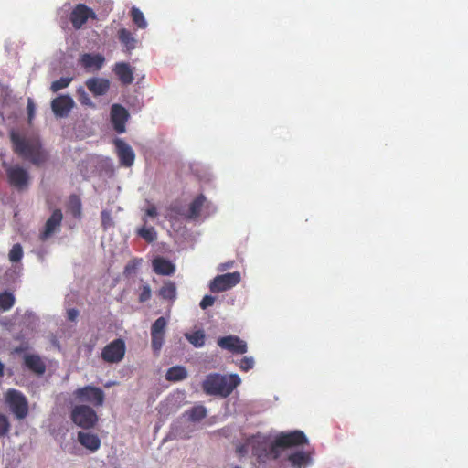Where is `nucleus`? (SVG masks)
Segmentation results:
<instances>
[{"label": "nucleus", "instance_id": "nucleus-1", "mask_svg": "<svg viewBox=\"0 0 468 468\" xmlns=\"http://www.w3.org/2000/svg\"><path fill=\"white\" fill-rule=\"evenodd\" d=\"M9 135L13 151L20 157L30 161L36 165H41L47 162L48 154L42 148L39 141L27 140L14 130L10 132Z\"/></svg>", "mask_w": 468, "mask_h": 468}, {"label": "nucleus", "instance_id": "nucleus-2", "mask_svg": "<svg viewBox=\"0 0 468 468\" xmlns=\"http://www.w3.org/2000/svg\"><path fill=\"white\" fill-rule=\"evenodd\" d=\"M239 383L240 378L237 374L228 376L218 373H210L206 376L201 387L207 395L227 398Z\"/></svg>", "mask_w": 468, "mask_h": 468}, {"label": "nucleus", "instance_id": "nucleus-3", "mask_svg": "<svg viewBox=\"0 0 468 468\" xmlns=\"http://www.w3.org/2000/svg\"><path fill=\"white\" fill-rule=\"evenodd\" d=\"M5 403L17 420H23L28 415V400L21 391L9 388L5 393Z\"/></svg>", "mask_w": 468, "mask_h": 468}, {"label": "nucleus", "instance_id": "nucleus-4", "mask_svg": "<svg viewBox=\"0 0 468 468\" xmlns=\"http://www.w3.org/2000/svg\"><path fill=\"white\" fill-rule=\"evenodd\" d=\"M70 420L78 427L89 430L96 426L99 417L90 406L81 404L71 410Z\"/></svg>", "mask_w": 468, "mask_h": 468}, {"label": "nucleus", "instance_id": "nucleus-5", "mask_svg": "<svg viewBox=\"0 0 468 468\" xmlns=\"http://www.w3.org/2000/svg\"><path fill=\"white\" fill-rule=\"evenodd\" d=\"M252 450L260 461L265 459L277 460L281 456L282 446L276 445V438L267 449V439L261 435L253 436L251 439Z\"/></svg>", "mask_w": 468, "mask_h": 468}, {"label": "nucleus", "instance_id": "nucleus-6", "mask_svg": "<svg viewBox=\"0 0 468 468\" xmlns=\"http://www.w3.org/2000/svg\"><path fill=\"white\" fill-rule=\"evenodd\" d=\"M5 170L8 184L18 191H23L28 187L30 176L28 172L19 165H8L3 163Z\"/></svg>", "mask_w": 468, "mask_h": 468}, {"label": "nucleus", "instance_id": "nucleus-7", "mask_svg": "<svg viewBox=\"0 0 468 468\" xmlns=\"http://www.w3.org/2000/svg\"><path fill=\"white\" fill-rule=\"evenodd\" d=\"M73 395L78 401L89 403L93 407H101L105 400L104 391L90 385L77 388Z\"/></svg>", "mask_w": 468, "mask_h": 468}, {"label": "nucleus", "instance_id": "nucleus-8", "mask_svg": "<svg viewBox=\"0 0 468 468\" xmlns=\"http://www.w3.org/2000/svg\"><path fill=\"white\" fill-rule=\"evenodd\" d=\"M240 282V273L234 271L216 276L209 283L211 292L218 293L233 288Z\"/></svg>", "mask_w": 468, "mask_h": 468}, {"label": "nucleus", "instance_id": "nucleus-9", "mask_svg": "<svg viewBox=\"0 0 468 468\" xmlns=\"http://www.w3.org/2000/svg\"><path fill=\"white\" fill-rule=\"evenodd\" d=\"M89 19H97V15L90 7L85 4H78L69 14V21L74 29H80Z\"/></svg>", "mask_w": 468, "mask_h": 468}, {"label": "nucleus", "instance_id": "nucleus-10", "mask_svg": "<svg viewBox=\"0 0 468 468\" xmlns=\"http://www.w3.org/2000/svg\"><path fill=\"white\" fill-rule=\"evenodd\" d=\"M125 343L122 338H117L104 346L101 351V358L107 363H119L125 355Z\"/></svg>", "mask_w": 468, "mask_h": 468}, {"label": "nucleus", "instance_id": "nucleus-11", "mask_svg": "<svg viewBox=\"0 0 468 468\" xmlns=\"http://www.w3.org/2000/svg\"><path fill=\"white\" fill-rule=\"evenodd\" d=\"M168 320L161 316L151 326V345L154 353L158 354L165 342V330Z\"/></svg>", "mask_w": 468, "mask_h": 468}, {"label": "nucleus", "instance_id": "nucleus-12", "mask_svg": "<svg viewBox=\"0 0 468 468\" xmlns=\"http://www.w3.org/2000/svg\"><path fill=\"white\" fill-rule=\"evenodd\" d=\"M308 443V439L302 431L281 432L276 436V445L282 449L301 446Z\"/></svg>", "mask_w": 468, "mask_h": 468}, {"label": "nucleus", "instance_id": "nucleus-13", "mask_svg": "<svg viewBox=\"0 0 468 468\" xmlns=\"http://www.w3.org/2000/svg\"><path fill=\"white\" fill-rule=\"evenodd\" d=\"M63 219V214L60 209H55L51 216L47 219L43 229L39 233V239L44 242L59 230Z\"/></svg>", "mask_w": 468, "mask_h": 468}, {"label": "nucleus", "instance_id": "nucleus-14", "mask_svg": "<svg viewBox=\"0 0 468 468\" xmlns=\"http://www.w3.org/2000/svg\"><path fill=\"white\" fill-rule=\"evenodd\" d=\"M207 203L206 197L200 194L189 204V208L186 213L181 212L179 207L174 205L170 207V210L183 216L186 219H197L200 216L201 209Z\"/></svg>", "mask_w": 468, "mask_h": 468}, {"label": "nucleus", "instance_id": "nucleus-15", "mask_svg": "<svg viewBox=\"0 0 468 468\" xmlns=\"http://www.w3.org/2000/svg\"><path fill=\"white\" fill-rule=\"evenodd\" d=\"M219 347L228 350L233 354H245L247 352V344L237 335H227L219 337L217 341Z\"/></svg>", "mask_w": 468, "mask_h": 468}, {"label": "nucleus", "instance_id": "nucleus-16", "mask_svg": "<svg viewBox=\"0 0 468 468\" xmlns=\"http://www.w3.org/2000/svg\"><path fill=\"white\" fill-rule=\"evenodd\" d=\"M129 119L128 111L121 104H112L111 107V122L118 133L125 132V124Z\"/></svg>", "mask_w": 468, "mask_h": 468}, {"label": "nucleus", "instance_id": "nucleus-17", "mask_svg": "<svg viewBox=\"0 0 468 468\" xmlns=\"http://www.w3.org/2000/svg\"><path fill=\"white\" fill-rule=\"evenodd\" d=\"M114 145L120 164L125 167L132 166L135 159V154L132 147L120 138L114 140Z\"/></svg>", "mask_w": 468, "mask_h": 468}, {"label": "nucleus", "instance_id": "nucleus-18", "mask_svg": "<svg viewBox=\"0 0 468 468\" xmlns=\"http://www.w3.org/2000/svg\"><path fill=\"white\" fill-rule=\"evenodd\" d=\"M75 103L69 95H60L51 101V108L57 117H66Z\"/></svg>", "mask_w": 468, "mask_h": 468}, {"label": "nucleus", "instance_id": "nucleus-19", "mask_svg": "<svg viewBox=\"0 0 468 468\" xmlns=\"http://www.w3.org/2000/svg\"><path fill=\"white\" fill-rule=\"evenodd\" d=\"M105 58L101 54L84 53L80 58V65L87 71H98L101 69Z\"/></svg>", "mask_w": 468, "mask_h": 468}, {"label": "nucleus", "instance_id": "nucleus-20", "mask_svg": "<svg viewBox=\"0 0 468 468\" xmlns=\"http://www.w3.org/2000/svg\"><path fill=\"white\" fill-rule=\"evenodd\" d=\"M152 267L153 271L158 275L171 276L176 271L175 264L171 261L161 256H158L152 261Z\"/></svg>", "mask_w": 468, "mask_h": 468}, {"label": "nucleus", "instance_id": "nucleus-21", "mask_svg": "<svg viewBox=\"0 0 468 468\" xmlns=\"http://www.w3.org/2000/svg\"><path fill=\"white\" fill-rule=\"evenodd\" d=\"M86 86L94 96H101L108 91L110 82L106 79L90 78L86 80Z\"/></svg>", "mask_w": 468, "mask_h": 468}, {"label": "nucleus", "instance_id": "nucleus-22", "mask_svg": "<svg viewBox=\"0 0 468 468\" xmlns=\"http://www.w3.org/2000/svg\"><path fill=\"white\" fill-rule=\"evenodd\" d=\"M78 441L90 452H96L101 447V440L97 434L79 431Z\"/></svg>", "mask_w": 468, "mask_h": 468}, {"label": "nucleus", "instance_id": "nucleus-23", "mask_svg": "<svg viewBox=\"0 0 468 468\" xmlns=\"http://www.w3.org/2000/svg\"><path fill=\"white\" fill-rule=\"evenodd\" d=\"M25 366L37 375H43L46 371V364L38 355H26Z\"/></svg>", "mask_w": 468, "mask_h": 468}, {"label": "nucleus", "instance_id": "nucleus-24", "mask_svg": "<svg viewBox=\"0 0 468 468\" xmlns=\"http://www.w3.org/2000/svg\"><path fill=\"white\" fill-rule=\"evenodd\" d=\"M287 460L292 468H305L311 463L312 458L309 452L297 451L289 454Z\"/></svg>", "mask_w": 468, "mask_h": 468}, {"label": "nucleus", "instance_id": "nucleus-25", "mask_svg": "<svg viewBox=\"0 0 468 468\" xmlns=\"http://www.w3.org/2000/svg\"><path fill=\"white\" fill-rule=\"evenodd\" d=\"M117 35L118 39L123 46L125 52L130 54L136 48L138 41L130 30L126 28H121Z\"/></svg>", "mask_w": 468, "mask_h": 468}, {"label": "nucleus", "instance_id": "nucleus-26", "mask_svg": "<svg viewBox=\"0 0 468 468\" xmlns=\"http://www.w3.org/2000/svg\"><path fill=\"white\" fill-rule=\"evenodd\" d=\"M113 70L122 84L128 85L133 81V72L128 63H116Z\"/></svg>", "mask_w": 468, "mask_h": 468}, {"label": "nucleus", "instance_id": "nucleus-27", "mask_svg": "<svg viewBox=\"0 0 468 468\" xmlns=\"http://www.w3.org/2000/svg\"><path fill=\"white\" fill-rule=\"evenodd\" d=\"M67 210L75 218H80L82 215V204L80 197L76 194H71L67 203Z\"/></svg>", "mask_w": 468, "mask_h": 468}, {"label": "nucleus", "instance_id": "nucleus-28", "mask_svg": "<svg viewBox=\"0 0 468 468\" xmlns=\"http://www.w3.org/2000/svg\"><path fill=\"white\" fill-rule=\"evenodd\" d=\"M187 377L186 369L182 366H175L170 367L165 374V378L168 381L177 382L181 381Z\"/></svg>", "mask_w": 468, "mask_h": 468}, {"label": "nucleus", "instance_id": "nucleus-29", "mask_svg": "<svg viewBox=\"0 0 468 468\" xmlns=\"http://www.w3.org/2000/svg\"><path fill=\"white\" fill-rule=\"evenodd\" d=\"M159 296L165 300L174 301L176 297V287L175 282H166L159 290Z\"/></svg>", "mask_w": 468, "mask_h": 468}, {"label": "nucleus", "instance_id": "nucleus-30", "mask_svg": "<svg viewBox=\"0 0 468 468\" xmlns=\"http://www.w3.org/2000/svg\"><path fill=\"white\" fill-rule=\"evenodd\" d=\"M186 414L190 420L199 421L207 416V409L202 405L195 406L186 411Z\"/></svg>", "mask_w": 468, "mask_h": 468}, {"label": "nucleus", "instance_id": "nucleus-31", "mask_svg": "<svg viewBox=\"0 0 468 468\" xmlns=\"http://www.w3.org/2000/svg\"><path fill=\"white\" fill-rule=\"evenodd\" d=\"M185 336L195 347H202L205 345L206 335L202 330L195 331L192 334H186Z\"/></svg>", "mask_w": 468, "mask_h": 468}, {"label": "nucleus", "instance_id": "nucleus-32", "mask_svg": "<svg viewBox=\"0 0 468 468\" xmlns=\"http://www.w3.org/2000/svg\"><path fill=\"white\" fill-rule=\"evenodd\" d=\"M15 303V297L13 293L9 292H4L0 293V309L2 311L10 310Z\"/></svg>", "mask_w": 468, "mask_h": 468}, {"label": "nucleus", "instance_id": "nucleus-33", "mask_svg": "<svg viewBox=\"0 0 468 468\" xmlns=\"http://www.w3.org/2000/svg\"><path fill=\"white\" fill-rule=\"evenodd\" d=\"M131 16L133 23L137 26L138 28L144 29L147 27V22L144 19V16L139 8L134 6L132 7Z\"/></svg>", "mask_w": 468, "mask_h": 468}, {"label": "nucleus", "instance_id": "nucleus-34", "mask_svg": "<svg viewBox=\"0 0 468 468\" xmlns=\"http://www.w3.org/2000/svg\"><path fill=\"white\" fill-rule=\"evenodd\" d=\"M138 234L147 242H153L156 239V231L153 227H143L138 230Z\"/></svg>", "mask_w": 468, "mask_h": 468}, {"label": "nucleus", "instance_id": "nucleus-35", "mask_svg": "<svg viewBox=\"0 0 468 468\" xmlns=\"http://www.w3.org/2000/svg\"><path fill=\"white\" fill-rule=\"evenodd\" d=\"M71 77H62L51 83L50 90L52 92H58V90L67 88L72 81Z\"/></svg>", "mask_w": 468, "mask_h": 468}, {"label": "nucleus", "instance_id": "nucleus-36", "mask_svg": "<svg viewBox=\"0 0 468 468\" xmlns=\"http://www.w3.org/2000/svg\"><path fill=\"white\" fill-rule=\"evenodd\" d=\"M8 257L12 262L20 261L23 257L22 246L19 243L14 244L9 251Z\"/></svg>", "mask_w": 468, "mask_h": 468}, {"label": "nucleus", "instance_id": "nucleus-37", "mask_svg": "<svg viewBox=\"0 0 468 468\" xmlns=\"http://www.w3.org/2000/svg\"><path fill=\"white\" fill-rule=\"evenodd\" d=\"M77 94L79 97V101L82 105L90 106L92 105L91 100L89 96V94L85 91V90L82 87L78 88Z\"/></svg>", "mask_w": 468, "mask_h": 468}, {"label": "nucleus", "instance_id": "nucleus-38", "mask_svg": "<svg viewBox=\"0 0 468 468\" xmlns=\"http://www.w3.org/2000/svg\"><path fill=\"white\" fill-rule=\"evenodd\" d=\"M10 430V423L6 416L0 414V437L5 436Z\"/></svg>", "mask_w": 468, "mask_h": 468}, {"label": "nucleus", "instance_id": "nucleus-39", "mask_svg": "<svg viewBox=\"0 0 468 468\" xmlns=\"http://www.w3.org/2000/svg\"><path fill=\"white\" fill-rule=\"evenodd\" d=\"M139 302L144 303L151 298L152 291L148 284H144L140 288Z\"/></svg>", "mask_w": 468, "mask_h": 468}, {"label": "nucleus", "instance_id": "nucleus-40", "mask_svg": "<svg viewBox=\"0 0 468 468\" xmlns=\"http://www.w3.org/2000/svg\"><path fill=\"white\" fill-rule=\"evenodd\" d=\"M254 366V360L252 357H243L239 364V368L242 370V371H249L250 369H251Z\"/></svg>", "mask_w": 468, "mask_h": 468}, {"label": "nucleus", "instance_id": "nucleus-41", "mask_svg": "<svg viewBox=\"0 0 468 468\" xmlns=\"http://www.w3.org/2000/svg\"><path fill=\"white\" fill-rule=\"evenodd\" d=\"M101 225L104 229H107L113 225L112 218L110 212L103 210L101 212Z\"/></svg>", "mask_w": 468, "mask_h": 468}, {"label": "nucleus", "instance_id": "nucleus-42", "mask_svg": "<svg viewBox=\"0 0 468 468\" xmlns=\"http://www.w3.org/2000/svg\"><path fill=\"white\" fill-rule=\"evenodd\" d=\"M215 301H216V298L214 296L205 295L203 297V299L201 300L199 306L203 310H206L207 308L212 306L214 304Z\"/></svg>", "mask_w": 468, "mask_h": 468}, {"label": "nucleus", "instance_id": "nucleus-43", "mask_svg": "<svg viewBox=\"0 0 468 468\" xmlns=\"http://www.w3.org/2000/svg\"><path fill=\"white\" fill-rule=\"evenodd\" d=\"M27 109L28 114V121L31 122L35 115V104L33 102V100L30 98L27 100Z\"/></svg>", "mask_w": 468, "mask_h": 468}, {"label": "nucleus", "instance_id": "nucleus-44", "mask_svg": "<svg viewBox=\"0 0 468 468\" xmlns=\"http://www.w3.org/2000/svg\"><path fill=\"white\" fill-rule=\"evenodd\" d=\"M140 263V260L134 259L131 261L125 267V272H131L132 271L135 270Z\"/></svg>", "mask_w": 468, "mask_h": 468}, {"label": "nucleus", "instance_id": "nucleus-45", "mask_svg": "<svg viewBox=\"0 0 468 468\" xmlns=\"http://www.w3.org/2000/svg\"><path fill=\"white\" fill-rule=\"evenodd\" d=\"M145 215L151 218H155L158 215L155 206L150 204L148 207L145 209Z\"/></svg>", "mask_w": 468, "mask_h": 468}, {"label": "nucleus", "instance_id": "nucleus-46", "mask_svg": "<svg viewBox=\"0 0 468 468\" xmlns=\"http://www.w3.org/2000/svg\"><path fill=\"white\" fill-rule=\"evenodd\" d=\"M79 315V311L77 309H69L68 310L67 312V318L69 320V321H75L77 319Z\"/></svg>", "mask_w": 468, "mask_h": 468}, {"label": "nucleus", "instance_id": "nucleus-47", "mask_svg": "<svg viewBox=\"0 0 468 468\" xmlns=\"http://www.w3.org/2000/svg\"><path fill=\"white\" fill-rule=\"evenodd\" d=\"M232 266H233V261H228V262H225V263H221L218 266V271H224L227 269L231 268Z\"/></svg>", "mask_w": 468, "mask_h": 468}, {"label": "nucleus", "instance_id": "nucleus-48", "mask_svg": "<svg viewBox=\"0 0 468 468\" xmlns=\"http://www.w3.org/2000/svg\"><path fill=\"white\" fill-rule=\"evenodd\" d=\"M24 350H25V348H24V347H22V346L16 347V348H15V353L20 354V353H22Z\"/></svg>", "mask_w": 468, "mask_h": 468}, {"label": "nucleus", "instance_id": "nucleus-49", "mask_svg": "<svg viewBox=\"0 0 468 468\" xmlns=\"http://www.w3.org/2000/svg\"><path fill=\"white\" fill-rule=\"evenodd\" d=\"M238 452H239V453H243V452H245L244 447H243V446H241V447L238 448Z\"/></svg>", "mask_w": 468, "mask_h": 468}, {"label": "nucleus", "instance_id": "nucleus-50", "mask_svg": "<svg viewBox=\"0 0 468 468\" xmlns=\"http://www.w3.org/2000/svg\"><path fill=\"white\" fill-rule=\"evenodd\" d=\"M233 468H241V467H239V466H235V467H233Z\"/></svg>", "mask_w": 468, "mask_h": 468}]
</instances>
